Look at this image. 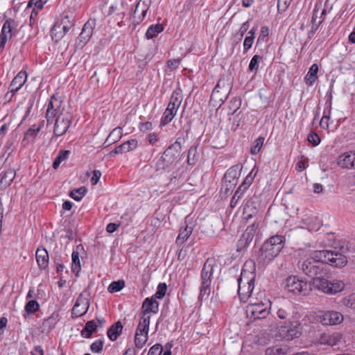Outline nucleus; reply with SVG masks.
Segmentation results:
<instances>
[{"label": "nucleus", "instance_id": "6e6d98bb", "mask_svg": "<svg viewBox=\"0 0 355 355\" xmlns=\"http://www.w3.org/2000/svg\"><path fill=\"white\" fill-rule=\"evenodd\" d=\"M162 352V346L160 344H155L148 351L147 355H160Z\"/></svg>", "mask_w": 355, "mask_h": 355}, {"label": "nucleus", "instance_id": "ea45409f", "mask_svg": "<svg viewBox=\"0 0 355 355\" xmlns=\"http://www.w3.org/2000/svg\"><path fill=\"white\" fill-rule=\"evenodd\" d=\"M87 189L85 187L73 189L70 192L69 196L76 201L80 200L85 195Z\"/></svg>", "mask_w": 355, "mask_h": 355}, {"label": "nucleus", "instance_id": "c756f323", "mask_svg": "<svg viewBox=\"0 0 355 355\" xmlns=\"http://www.w3.org/2000/svg\"><path fill=\"white\" fill-rule=\"evenodd\" d=\"M15 177V171L13 169H8L3 173L0 180V186L7 187L12 183Z\"/></svg>", "mask_w": 355, "mask_h": 355}, {"label": "nucleus", "instance_id": "0e129e2a", "mask_svg": "<svg viewBox=\"0 0 355 355\" xmlns=\"http://www.w3.org/2000/svg\"><path fill=\"white\" fill-rule=\"evenodd\" d=\"M128 151L135 149L137 146V141L136 139H130L125 142Z\"/></svg>", "mask_w": 355, "mask_h": 355}, {"label": "nucleus", "instance_id": "4468645a", "mask_svg": "<svg viewBox=\"0 0 355 355\" xmlns=\"http://www.w3.org/2000/svg\"><path fill=\"white\" fill-rule=\"evenodd\" d=\"M71 119L69 113H60L55 119L53 128V134L55 137H60L66 133L70 126Z\"/></svg>", "mask_w": 355, "mask_h": 355}, {"label": "nucleus", "instance_id": "8fccbe9b", "mask_svg": "<svg viewBox=\"0 0 355 355\" xmlns=\"http://www.w3.org/2000/svg\"><path fill=\"white\" fill-rule=\"evenodd\" d=\"M166 292V285L164 283H160L157 286V290L155 293V294L153 296L155 299H161L162 298Z\"/></svg>", "mask_w": 355, "mask_h": 355}, {"label": "nucleus", "instance_id": "79ce46f5", "mask_svg": "<svg viewBox=\"0 0 355 355\" xmlns=\"http://www.w3.org/2000/svg\"><path fill=\"white\" fill-rule=\"evenodd\" d=\"M125 286V282L123 280H118L116 282H112L107 290L110 293H114L120 291Z\"/></svg>", "mask_w": 355, "mask_h": 355}, {"label": "nucleus", "instance_id": "393cba45", "mask_svg": "<svg viewBox=\"0 0 355 355\" xmlns=\"http://www.w3.org/2000/svg\"><path fill=\"white\" fill-rule=\"evenodd\" d=\"M36 261L39 268L46 269L49 266V254L44 248H38L35 253Z\"/></svg>", "mask_w": 355, "mask_h": 355}, {"label": "nucleus", "instance_id": "9b49d317", "mask_svg": "<svg viewBox=\"0 0 355 355\" xmlns=\"http://www.w3.org/2000/svg\"><path fill=\"white\" fill-rule=\"evenodd\" d=\"M240 175L239 166L235 165L230 167L225 173L222 190H224L225 194H228L234 189L237 184V180Z\"/></svg>", "mask_w": 355, "mask_h": 355}, {"label": "nucleus", "instance_id": "4d7b16f0", "mask_svg": "<svg viewBox=\"0 0 355 355\" xmlns=\"http://www.w3.org/2000/svg\"><path fill=\"white\" fill-rule=\"evenodd\" d=\"M127 152H129L128 148H127V146L124 143H123L122 144L118 146L117 147H116L112 151L110 152V155H112V154H123V153H127Z\"/></svg>", "mask_w": 355, "mask_h": 355}, {"label": "nucleus", "instance_id": "bf43d9fd", "mask_svg": "<svg viewBox=\"0 0 355 355\" xmlns=\"http://www.w3.org/2000/svg\"><path fill=\"white\" fill-rule=\"evenodd\" d=\"M241 105V102L238 99H233L230 101V109L232 110V112H231V114H234L238 109L239 108V106Z\"/></svg>", "mask_w": 355, "mask_h": 355}, {"label": "nucleus", "instance_id": "680f3d73", "mask_svg": "<svg viewBox=\"0 0 355 355\" xmlns=\"http://www.w3.org/2000/svg\"><path fill=\"white\" fill-rule=\"evenodd\" d=\"M254 36H248L245 38L244 42H243V46L245 51L248 50L251 48L253 42H254Z\"/></svg>", "mask_w": 355, "mask_h": 355}, {"label": "nucleus", "instance_id": "e433bc0d", "mask_svg": "<svg viewBox=\"0 0 355 355\" xmlns=\"http://www.w3.org/2000/svg\"><path fill=\"white\" fill-rule=\"evenodd\" d=\"M70 153V150H68L60 151L58 155L56 157L53 163V168L54 169H57L62 162L67 159Z\"/></svg>", "mask_w": 355, "mask_h": 355}, {"label": "nucleus", "instance_id": "052dcab7", "mask_svg": "<svg viewBox=\"0 0 355 355\" xmlns=\"http://www.w3.org/2000/svg\"><path fill=\"white\" fill-rule=\"evenodd\" d=\"M196 153V148H191L188 152V163L189 164H195V155Z\"/></svg>", "mask_w": 355, "mask_h": 355}, {"label": "nucleus", "instance_id": "aec40b11", "mask_svg": "<svg viewBox=\"0 0 355 355\" xmlns=\"http://www.w3.org/2000/svg\"><path fill=\"white\" fill-rule=\"evenodd\" d=\"M89 306V302L88 299L84 297L83 294H80L73 305L71 314L73 317L82 316L87 313Z\"/></svg>", "mask_w": 355, "mask_h": 355}, {"label": "nucleus", "instance_id": "09e8293b", "mask_svg": "<svg viewBox=\"0 0 355 355\" xmlns=\"http://www.w3.org/2000/svg\"><path fill=\"white\" fill-rule=\"evenodd\" d=\"M243 189L239 187L237 190L236 191L234 196L232 197L231 202H230V206L231 207L234 208L237 205V203L239 200L242 197L243 194L245 191H242Z\"/></svg>", "mask_w": 355, "mask_h": 355}, {"label": "nucleus", "instance_id": "6e6552de", "mask_svg": "<svg viewBox=\"0 0 355 355\" xmlns=\"http://www.w3.org/2000/svg\"><path fill=\"white\" fill-rule=\"evenodd\" d=\"M214 272V267L211 263H209L207 260L202 268L201 272V286L200 287V296L199 297L202 299L207 298L211 292V277Z\"/></svg>", "mask_w": 355, "mask_h": 355}, {"label": "nucleus", "instance_id": "f8f14e48", "mask_svg": "<svg viewBox=\"0 0 355 355\" xmlns=\"http://www.w3.org/2000/svg\"><path fill=\"white\" fill-rule=\"evenodd\" d=\"M318 320L323 325H338L344 320L343 315L336 311H321L318 315Z\"/></svg>", "mask_w": 355, "mask_h": 355}, {"label": "nucleus", "instance_id": "3c124183", "mask_svg": "<svg viewBox=\"0 0 355 355\" xmlns=\"http://www.w3.org/2000/svg\"><path fill=\"white\" fill-rule=\"evenodd\" d=\"M103 347V341L101 340H96L90 345V349L94 353H99Z\"/></svg>", "mask_w": 355, "mask_h": 355}, {"label": "nucleus", "instance_id": "603ef678", "mask_svg": "<svg viewBox=\"0 0 355 355\" xmlns=\"http://www.w3.org/2000/svg\"><path fill=\"white\" fill-rule=\"evenodd\" d=\"M254 237L253 234H250L248 232H245L243 234L241 239L239 241V245H246L252 241Z\"/></svg>", "mask_w": 355, "mask_h": 355}, {"label": "nucleus", "instance_id": "4be33fe9", "mask_svg": "<svg viewBox=\"0 0 355 355\" xmlns=\"http://www.w3.org/2000/svg\"><path fill=\"white\" fill-rule=\"evenodd\" d=\"M27 80V73L26 71H21L12 80L9 86V92L6 94L8 96L9 93H12V96L15 94L26 83Z\"/></svg>", "mask_w": 355, "mask_h": 355}, {"label": "nucleus", "instance_id": "5fc2aeb1", "mask_svg": "<svg viewBox=\"0 0 355 355\" xmlns=\"http://www.w3.org/2000/svg\"><path fill=\"white\" fill-rule=\"evenodd\" d=\"M307 139L314 146H318L320 142L319 136L315 132L309 134Z\"/></svg>", "mask_w": 355, "mask_h": 355}, {"label": "nucleus", "instance_id": "a211bd4d", "mask_svg": "<svg viewBox=\"0 0 355 355\" xmlns=\"http://www.w3.org/2000/svg\"><path fill=\"white\" fill-rule=\"evenodd\" d=\"M259 202L256 196L247 200L243 207V218L249 220L256 216L259 211Z\"/></svg>", "mask_w": 355, "mask_h": 355}, {"label": "nucleus", "instance_id": "49530a36", "mask_svg": "<svg viewBox=\"0 0 355 355\" xmlns=\"http://www.w3.org/2000/svg\"><path fill=\"white\" fill-rule=\"evenodd\" d=\"M39 304L36 300H30L25 306V311L28 313H34L39 310Z\"/></svg>", "mask_w": 355, "mask_h": 355}, {"label": "nucleus", "instance_id": "f704fd0d", "mask_svg": "<svg viewBox=\"0 0 355 355\" xmlns=\"http://www.w3.org/2000/svg\"><path fill=\"white\" fill-rule=\"evenodd\" d=\"M116 12L117 15H124V2L122 0H118L114 4L112 5L108 11V15Z\"/></svg>", "mask_w": 355, "mask_h": 355}, {"label": "nucleus", "instance_id": "338daca9", "mask_svg": "<svg viewBox=\"0 0 355 355\" xmlns=\"http://www.w3.org/2000/svg\"><path fill=\"white\" fill-rule=\"evenodd\" d=\"M180 63V59H173L168 61V67L171 69H177Z\"/></svg>", "mask_w": 355, "mask_h": 355}, {"label": "nucleus", "instance_id": "b1692460", "mask_svg": "<svg viewBox=\"0 0 355 355\" xmlns=\"http://www.w3.org/2000/svg\"><path fill=\"white\" fill-rule=\"evenodd\" d=\"M159 310V303L154 297L146 298L142 304L143 315L147 316L146 314L152 312L156 313Z\"/></svg>", "mask_w": 355, "mask_h": 355}, {"label": "nucleus", "instance_id": "4c0bfd02", "mask_svg": "<svg viewBox=\"0 0 355 355\" xmlns=\"http://www.w3.org/2000/svg\"><path fill=\"white\" fill-rule=\"evenodd\" d=\"M262 60V56H260L259 55H254L250 62L248 69L250 71H253L254 72V73H257L259 69V63Z\"/></svg>", "mask_w": 355, "mask_h": 355}, {"label": "nucleus", "instance_id": "bb28decb", "mask_svg": "<svg viewBox=\"0 0 355 355\" xmlns=\"http://www.w3.org/2000/svg\"><path fill=\"white\" fill-rule=\"evenodd\" d=\"M122 330L123 325L120 321H118L108 329L107 332V336L111 340L114 341L121 334Z\"/></svg>", "mask_w": 355, "mask_h": 355}, {"label": "nucleus", "instance_id": "2f4dec72", "mask_svg": "<svg viewBox=\"0 0 355 355\" xmlns=\"http://www.w3.org/2000/svg\"><path fill=\"white\" fill-rule=\"evenodd\" d=\"M150 315H142V317L139 320V322L138 327L137 328L136 334H146L148 335V331L149 329L150 324Z\"/></svg>", "mask_w": 355, "mask_h": 355}, {"label": "nucleus", "instance_id": "473e14b6", "mask_svg": "<svg viewBox=\"0 0 355 355\" xmlns=\"http://www.w3.org/2000/svg\"><path fill=\"white\" fill-rule=\"evenodd\" d=\"M122 136V129L119 127L114 128L108 135L105 144L110 146L119 141Z\"/></svg>", "mask_w": 355, "mask_h": 355}, {"label": "nucleus", "instance_id": "c03bdc74", "mask_svg": "<svg viewBox=\"0 0 355 355\" xmlns=\"http://www.w3.org/2000/svg\"><path fill=\"white\" fill-rule=\"evenodd\" d=\"M286 352L284 348L278 346L268 347L266 349V355H284Z\"/></svg>", "mask_w": 355, "mask_h": 355}, {"label": "nucleus", "instance_id": "a878e982", "mask_svg": "<svg viewBox=\"0 0 355 355\" xmlns=\"http://www.w3.org/2000/svg\"><path fill=\"white\" fill-rule=\"evenodd\" d=\"M318 10L317 9H314L313 14L311 19L312 22V32L315 31L319 26L322 23V21L325 19V16L327 15V10L324 8L320 14V16L318 15Z\"/></svg>", "mask_w": 355, "mask_h": 355}, {"label": "nucleus", "instance_id": "5701e85b", "mask_svg": "<svg viewBox=\"0 0 355 355\" xmlns=\"http://www.w3.org/2000/svg\"><path fill=\"white\" fill-rule=\"evenodd\" d=\"M338 164L347 168H355V152H349L339 156Z\"/></svg>", "mask_w": 355, "mask_h": 355}, {"label": "nucleus", "instance_id": "e2e57ef3", "mask_svg": "<svg viewBox=\"0 0 355 355\" xmlns=\"http://www.w3.org/2000/svg\"><path fill=\"white\" fill-rule=\"evenodd\" d=\"M101 176V173L98 170H94L93 172V176L91 178V183L92 185H95L99 181V179Z\"/></svg>", "mask_w": 355, "mask_h": 355}, {"label": "nucleus", "instance_id": "f257e3e1", "mask_svg": "<svg viewBox=\"0 0 355 355\" xmlns=\"http://www.w3.org/2000/svg\"><path fill=\"white\" fill-rule=\"evenodd\" d=\"M254 264L252 261H246L241 270V276L238 279V293L241 300L243 302L248 301L254 289L255 274L254 273Z\"/></svg>", "mask_w": 355, "mask_h": 355}, {"label": "nucleus", "instance_id": "412c9836", "mask_svg": "<svg viewBox=\"0 0 355 355\" xmlns=\"http://www.w3.org/2000/svg\"><path fill=\"white\" fill-rule=\"evenodd\" d=\"M300 324L298 321L286 320L282 332L284 333L288 339L297 338L300 335Z\"/></svg>", "mask_w": 355, "mask_h": 355}, {"label": "nucleus", "instance_id": "c9c22d12", "mask_svg": "<svg viewBox=\"0 0 355 355\" xmlns=\"http://www.w3.org/2000/svg\"><path fill=\"white\" fill-rule=\"evenodd\" d=\"M318 71V66L313 64L310 67L305 79L309 85H312L317 78V73Z\"/></svg>", "mask_w": 355, "mask_h": 355}, {"label": "nucleus", "instance_id": "39448f33", "mask_svg": "<svg viewBox=\"0 0 355 355\" xmlns=\"http://www.w3.org/2000/svg\"><path fill=\"white\" fill-rule=\"evenodd\" d=\"M284 288L295 295H307L312 290L311 284L296 276H289L284 281Z\"/></svg>", "mask_w": 355, "mask_h": 355}, {"label": "nucleus", "instance_id": "69168bd1", "mask_svg": "<svg viewBox=\"0 0 355 355\" xmlns=\"http://www.w3.org/2000/svg\"><path fill=\"white\" fill-rule=\"evenodd\" d=\"M269 33V29L266 26H263L261 30L260 35L258 37L257 42H259L261 40H263L264 38L268 36Z\"/></svg>", "mask_w": 355, "mask_h": 355}, {"label": "nucleus", "instance_id": "37998d69", "mask_svg": "<svg viewBox=\"0 0 355 355\" xmlns=\"http://www.w3.org/2000/svg\"><path fill=\"white\" fill-rule=\"evenodd\" d=\"M51 38L55 41H58L63 37V34L62 33V31H61L60 25H58V23L55 24L51 28Z\"/></svg>", "mask_w": 355, "mask_h": 355}, {"label": "nucleus", "instance_id": "c85d7f7f", "mask_svg": "<svg viewBox=\"0 0 355 355\" xmlns=\"http://www.w3.org/2000/svg\"><path fill=\"white\" fill-rule=\"evenodd\" d=\"M342 339V334L338 332L331 335H324L322 342L329 346L334 347L339 345Z\"/></svg>", "mask_w": 355, "mask_h": 355}, {"label": "nucleus", "instance_id": "de8ad7c7", "mask_svg": "<svg viewBox=\"0 0 355 355\" xmlns=\"http://www.w3.org/2000/svg\"><path fill=\"white\" fill-rule=\"evenodd\" d=\"M264 141V138L262 137H258L255 141L254 145L251 147L250 153L252 155H257L259 153Z\"/></svg>", "mask_w": 355, "mask_h": 355}, {"label": "nucleus", "instance_id": "2eb2a0df", "mask_svg": "<svg viewBox=\"0 0 355 355\" xmlns=\"http://www.w3.org/2000/svg\"><path fill=\"white\" fill-rule=\"evenodd\" d=\"M96 26V19L90 18L83 26L82 31L77 40V45L83 47L90 40Z\"/></svg>", "mask_w": 355, "mask_h": 355}, {"label": "nucleus", "instance_id": "f3484780", "mask_svg": "<svg viewBox=\"0 0 355 355\" xmlns=\"http://www.w3.org/2000/svg\"><path fill=\"white\" fill-rule=\"evenodd\" d=\"M294 305L289 300H283L277 306V315L282 320H291L293 313Z\"/></svg>", "mask_w": 355, "mask_h": 355}, {"label": "nucleus", "instance_id": "9d476101", "mask_svg": "<svg viewBox=\"0 0 355 355\" xmlns=\"http://www.w3.org/2000/svg\"><path fill=\"white\" fill-rule=\"evenodd\" d=\"M182 102V97L180 93L175 92L171 98L168 107L162 118L161 123L166 125L171 122L177 113V110Z\"/></svg>", "mask_w": 355, "mask_h": 355}, {"label": "nucleus", "instance_id": "a18cd8bd", "mask_svg": "<svg viewBox=\"0 0 355 355\" xmlns=\"http://www.w3.org/2000/svg\"><path fill=\"white\" fill-rule=\"evenodd\" d=\"M341 302L343 306L355 309V293L343 298Z\"/></svg>", "mask_w": 355, "mask_h": 355}, {"label": "nucleus", "instance_id": "6ab92c4d", "mask_svg": "<svg viewBox=\"0 0 355 355\" xmlns=\"http://www.w3.org/2000/svg\"><path fill=\"white\" fill-rule=\"evenodd\" d=\"M15 26L16 23L14 19L9 18L6 20L0 34V49L4 47L8 38H12Z\"/></svg>", "mask_w": 355, "mask_h": 355}, {"label": "nucleus", "instance_id": "0eeeda50", "mask_svg": "<svg viewBox=\"0 0 355 355\" xmlns=\"http://www.w3.org/2000/svg\"><path fill=\"white\" fill-rule=\"evenodd\" d=\"M300 268L306 275L314 277L321 273L324 268L323 261L316 257V251L313 257L304 260L300 265Z\"/></svg>", "mask_w": 355, "mask_h": 355}, {"label": "nucleus", "instance_id": "13d9d810", "mask_svg": "<svg viewBox=\"0 0 355 355\" xmlns=\"http://www.w3.org/2000/svg\"><path fill=\"white\" fill-rule=\"evenodd\" d=\"M148 8H146L144 5V2L141 3V1H139L136 6L135 10V14L136 15L137 12L141 11L142 15V19L145 17L146 12H147Z\"/></svg>", "mask_w": 355, "mask_h": 355}, {"label": "nucleus", "instance_id": "f03ea898", "mask_svg": "<svg viewBox=\"0 0 355 355\" xmlns=\"http://www.w3.org/2000/svg\"><path fill=\"white\" fill-rule=\"evenodd\" d=\"M284 240L282 236L270 237L259 250L257 261L258 264L266 265L276 257L284 248Z\"/></svg>", "mask_w": 355, "mask_h": 355}, {"label": "nucleus", "instance_id": "20e7f679", "mask_svg": "<svg viewBox=\"0 0 355 355\" xmlns=\"http://www.w3.org/2000/svg\"><path fill=\"white\" fill-rule=\"evenodd\" d=\"M271 302L270 300H264L259 302L250 301L246 306V315L250 320H260L266 318L270 312Z\"/></svg>", "mask_w": 355, "mask_h": 355}, {"label": "nucleus", "instance_id": "a19ab883", "mask_svg": "<svg viewBox=\"0 0 355 355\" xmlns=\"http://www.w3.org/2000/svg\"><path fill=\"white\" fill-rule=\"evenodd\" d=\"M148 340L146 334H135V343L138 348H142Z\"/></svg>", "mask_w": 355, "mask_h": 355}, {"label": "nucleus", "instance_id": "7c9ffc66", "mask_svg": "<svg viewBox=\"0 0 355 355\" xmlns=\"http://www.w3.org/2000/svg\"><path fill=\"white\" fill-rule=\"evenodd\" d=\"M98 325L94 320H89L86 322L85 327L80 331V334L83 338H90L93 332H94Z\"/></svg>", "mask_w": 355, "mask_h": 355}, {"label": "nucleus", "instance_id": "dca6fc26", "mask_svg": "<svg viewBox=\"0 0 355 355\" xmlns=\"http://www.w3.org/2000/svg\"><path fill=\"white\" fill-rule=\"evenodd\" d=\"M61 101L52 96L51 100L47 104V108L46 111V119L47 123H53L54 118L62 113L61 112Z\"/></svg>", "mask_w": 355, "mask_h": 355}, {"label": "nucleus", "instance_id": "774afa93", "mask_svg": "<svg viewBox=\"0 0 355 355\" xmlns=\"http://www.w3.org/2000/svg\"><path fill=\"white\" fill-rule=\"evenodd\" d=\"M40 130V127L33 126L30 128L26 132V135L34 137Z\"/></svg>", "mask_w": 355, "mask_h": 355}, {"label": "nucleus", "instance_id": "ddd939ff", "mask_svg": "<svg viewBox=\"0 0 355 355\" xmlns=\"http://www.w3.org/2000/svg\"><path fill=\"white\" fill-rule=\"evenodd\" d=\"M178 157L179 152L177 150V146L172 145L164 152L157 165L159 168H167L178 160Z\"/></svg>", "mask_w": 355, "mask_h": 355}, {"label": "nucleus", "instance_id": "423d86ee", "mask_svg": "<svg viewBox=\"0 0 355 355\" xmlns=\"http://www.w3.org/2000/svg\"><path fill=\"white\" fill-rule=\"evenodd\" d=\"M315 287L328 295H335L341 292L345 288L343 282L338 279L329 281L325 278L315 277L313 279Z\"/></svg>", "mask_w": 355, "mask_h": 355}, {"label": "nucleus", "instance_id": "72a5a7b5", "mask_svg": "<svg viewBox=\"0 0 355 355\" xmlns=\"http://www.w3.org/2000/svg\"><path fill=\"white\" fill-rule=\"evenodd\" d=\"M164 27L161 24H157L155 25H151L147 30L146 33V36L148 39H153L158 33H160L163 31Z\"/></svg>", "mask_w": 355, "mask_h": 355}, {"label": "nucleus", "instance_id": "1a4fd4ad", "mask_svg": "<svg viewBox=\"0 0 355 355\" xmlns=\"http://www.w3.org/2000/svg\"><path fill=\"white\" fill-rule=\"evenodd\" d=\"M316 257L322 260L324 264L329 263L334 266H343L347 263L346 257L336 251H316Z\"/></svg>", "mask_w": 355, "mask_h": 355}, {"label": "nucleus", "instance_id": "864d4df0", "mask_svg": "<svg viewBox=\"0 0 355 355\" xmlns=\"http://www.w3.org/2000/svg\"><path fill=\"white\" fill-rule=\"evenodd\" d=\"M254 179V176L252 175V172H250L245 178L241 185L239 187L243 189L242 191H245L246 189L249 187V186L252 184Z\"/></svg>", "mask_w": 355, "mask_h": 355}, {"label": "nucleus", "instance_id": "cd10ccee", "mask_svg": "<svg viewBox=\"0 0 355 355\" xmlns=\"http://www.w3.org/2000/svg\"><path fill=\"white\" fill-rule=\"evenodd\" d=\"M192 232L193 227L191 226L186 225L181 229L175 241L176 244L181 246L189 238Z\"/></svg>", "mask_w": 355, "mask_h": 355}, {"label": "nucleus", "instance_id": "7ed1b4c3", "mask_svg": "<svg viewBox=\"0 0 355 355\" xmlns=\"http://www.w3.org/2000/svg\"><path fill=\"white\" fill-rule=\"evenodd\" d=\"M231 83L229 80L223 77L219 79L212 91L210 103L215 107H220L227 98L231 91Z\"/></svg>", "mask_w": 355, "mask_h": 355}, {"label": "nucleus", "instance_id": "58836bf2", "mask_svg": "<svg viewBox=\"0 0 355 355\" xmlns=\"http://www.w3.org/2000/svg\"><path fill=\"white\" fill-rule=\"evenodd\" d=\"M72 257V266L71 270L73 272H76V275H78V273L80 270V262L79 259V254L78 252L73 251L71 254Z\"/></svg>", "mask_w": 355, "mask_h": 355}]
</instances>
